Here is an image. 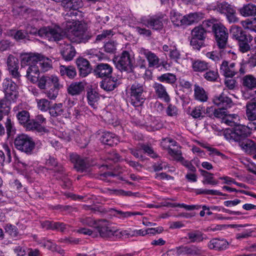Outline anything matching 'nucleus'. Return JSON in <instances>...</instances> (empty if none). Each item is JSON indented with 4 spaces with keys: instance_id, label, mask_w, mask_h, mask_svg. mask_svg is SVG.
Masks as SVG:
<instances>
[{
    "instance_id": "62",
    "label": "nucleus",
    "mask_w": 256,
    "mask_h": 256,
    "mask_svg": "<svg viewBox=\"0 0 256 256\" xmlns=\"http://www.w3.org/2000/svg\"><path fill=\"white\" fill-rule=\"evenodd\" d=\"M46 166L50 170H54L55 171H58V162L54 157L50 156L46 160Z\"/></svg>"
},
{
    "instance_id": "6",
    "label": "nucleus",
    "mask_w": 256,
    "mask_h": 256,
    "mask_svg": "<svg viewBox=\"0 0 256 256\" xmlns=\"http://www.w3.org/2000/svg\"><path fill=\"white\" fill-rule=\"evenodd\" d=\"M36 82L40 88L45 90V93L49 98L54 100L56 98L60 88L58 78L56 76H43Z\"/></svg>"
},
{
    "instance_id": "10",
    "label": "nucleus",
    "mask_w": 256,
    "mask_h": 256,
    "mask_svg": "<svg viewBox=\"0 0 256 256\" xmlns=\"http://www.w3.org/2000/svg\"><path fill=\"white\" fill-rule=\"evenodd\" d=\"M14 144L18 150L27 155L32 154L36 146V143L32 138L25 134L18 135L14 139Z\"/></svg>"
},
{
    "instance_id": "43",
    "label": "nucleus",
    "mask_w": 256,
    "mask_h": 256,
    "mask_svg": "<svg viewBox=\"0 0 256 256\" xmlns=\"http://www.w3.org/2000/svg\"><path fill=\"white\" fill-rule=\"evenodd\" d=\"M246 115L250 120H256V102H251L246 104Z\"/></svg>"
},
{
    "instance_id": "30",
    "label": "nucleus",
    "mask_w": 256,
    "mask_h": 256,
    "mask_svg": "<svg viewBox=\"0 0 256 256\" xmlns=\"http://www.w3.org/2000/svg\"><path fill=\"white\" fill-rule=\"evenodd\" d=\"M206 235L199 230H191L186 234V238L191 243H200L206 238Z\"/></svg>"
},
{
    "instance_id": "38",
    "label": "nucleus",
    "mask_w": 256,
    "mask_h": 256,
    "mask_svg": "<svg viewBox=\"0 0 256 256\" xmlns=\"http://www.w3.org/2000/svg\"><path fill=\"white\" fill-rule=\"evenodd\" d=\"M240 13L244 16L256 15V6L252 4H248L240 9Z\"/></svg>"
},
{
    "instance_id": "24",
    "label": "nucleus",
    "mask_w": 256,
    "mask_h": 256,
    "mask_svg": "<svg viewBox=\"0 0 256 256\" xmlns=\"http://www.w3.org/2000/svg\"><path fill=\"white\" fill-rule=\"evenodd\" d=\"M229 243L224 238H214L208 243V246L210 250H224L228 248Z\"/></svg>"
},
{
    "instance_id": "44",
    "label": "nucleus",
    "mask_w": 256,
    "mask_h": 256,
    "mask_svg": "<svg viewBox=\"0 0 256 256\" xmlns=\"http://www.w3.org/2000/svg\"><path fill=\"white\" fill-rule=\"evenodd\" d=\"M16 116L19 124L24 127L30 119V112L26 110L18 112L16 114Z\"/></svg>"
},
{
    "instance_id": "48",
    "label": "nucleus",
    "mask_w": 256,
    "mask_h": 256,
    "mask_svg": "<svg viewBox=\"0 0 256 256\" xmlns=\"http://www.w3.org/2000/svg\"><path fill=\"white\" fill-rule=\"evenodd\" d=\"M144 152L152 158H159V155L154 151L153 148L149 144H143L140 146Z\"/></svg>"
},
{
    "instance_id": "59",
    "label": "nucleus",
    "mask_w": 256,
    "mask_h": 256,
    "mask_svg": "<svg viewBox=\"0 0 256 256\" xmlns=\"http://www.w3.org/2000/svg\"><path fill=\"white\" fill-rule=\"evenodd\" d=\"M168 154L177 161H182L184 158L182 156V152L178 150L172 149L170 146L168 148Z\"/></svg>"
},
{
    "instance_id": "19",
    "label": "nucleus",
    "mask_w": 256,
    "mask_h": 256,
    "mask_svg": "<svg viewBox=\"0 0 256 256\" xmlns=\"http://www.w3.org/2000/svg\"><path fill=\"white\" fill-rule=\"evenodd\" d=\"M113 71L112 67L106 63H100L96 65L93 70V74L96 78H104L110 76Z\"/></svg>"
},
{
    "instance_id": "52",
    "label": "nucleus",
    "mask_w": 256,
    "mask_h": 256,
    "mask_svg": "<svg viewBox=\"0 0 256 256\" xmlns=\"http://www.w3.org/2000/svg\"><path fill=\"white\" fill-rule=\"evenodd\" d=\"M111 211L114 212V215L119 216L120 218H125L130 217L132 216L142 215L140 212H122V210H116L114 208H112Z\"/></svg>"
},
{
    "instance_id": "31",
    "label": "nucleus",
    "mask_w": 256,
    "mask_h": 256,
    "mask_svg": "<svg viewBox=\"0 0 256 256\" xmlns=\"http://www.w3.org/2000/svg\"><path fill=\"white\" fill-rule=\"evenodd\" d=\"M38 57L37 65L39 67L40 70L42 72H46L52 68V61L51 60L40 54H38Z\"/></svg>"
},
{
    "instance_id": "1",
    "label": "nucleus",
    "mask_w": 256,
    "mask_h": 256,
    "mask_svg": "<svg viewBox=\"0 0 256 256\" xmlns=\"http://www.w3.org/2000/svg\"><path fill=\"white\" fill-rule=\"evenodd\" d=\"M82 4V0H65V38L72 43L86 44L92 37L86 25L76 18Z\"/></svg>"
},
{
    "instance_id": "40",
    "label": "nucleus",
    "mask_w": 256,
    "mask_h": 256,
    "mask_svg": "<svg viewBox=\"0 0 256 256\" xmlns=\"http://www.w3.org/2000/svg\"><path fill=\"white\" fill-rule=\"evenodd\" d=\"M225 49H220L219 52L212 51L206 54V56L215 62L219 61L226 53H229L230 50Z\"/></svg>"
},
{
    "instance_id": "29",
    "label": "nucleus",
    "mask_w": 256,
    "mask_h": 256,
    "mask_svg": "<svg viewBox=\"0 0 256 256\" xmlns=\"http://www.w3.org/2000/svg\"><path fill=\"white\" fill-rule=\"evenodd\" d=\"M100 82V87L106 91H112L118 86V80L115 77L110 76L102 78Z\"/></svg>"
},
{
    "instance_id": "46",
    "label": "nucleus",
    "mask_w": 256,
    "mask_h": 256,
    "mask_svg": "<svg viewBox=\"0 0 256 256\" xmlns=\"http://www.w3.org/2000/svg\"><path fill=\"white\" fill-rule=\"evenodd\" d=\"M202 18V14L197 12L190 13L185 16L186 26L198 22Z\"/></svg>"
},
{
    "instance_id": "16",
    "label": "nucleus",
    "mask_w": 256,
    "mask_h": 256,
    "mask_svg": "<svg viewBox=\"0 0 256 256\" xmlns=\"http://www.w3.org/2000/svg\"><path fill=\"white\" fill-rule=\"evenodd\" d=\"M100 237L106 239L114 240L115 228L112 226L110 222L106 220H99L96 228Z\"/></svg>"
},
{
    "instance_id": "14",
    "label": "nucleus",
    "mask_w": 256,
    "mask_h": 256,
    "mask_svg": "<svg viewBox=\"0 0 256 256\" xmlns=\"http://www.w3.org/2000/svg\"><path fill=\"white\" fill-rule=\"evenodd\" d=\"M216 46L219 49L226 48L228 33V29L221 23L212 31Z\"/></svg>"
},
{
    "instance_id": "45",
    "label": "nucleus",
    "mask_w": 256,
    "mask_h": 256,
    "mask_svg": "<svg viewBox=\"0 0 256 256\" xmlns=\"http://www.w3.org/2000/svg\"><path fill=\"white\" fill-rule=\"evenodd\" d=\"M242 24L245 30L256 32V18H252L242 21Z\"/></svg>"
},
{
    "instance_id": "55",
    "label": "nucleus",
    "mask_w": 256,
    "mask_h": 256,
    "mask_svg": "<svg viewBox=\"0 0 256 256\" xmlns=\"http://www.w3.org/2000/svg\"><path fill=\"white\" fill-rule=\"evenodd\" d=\"M82 225L90 227L96 228L98 224V221L94 220L90 216H85L81 218L80 220Z\"/></svg>"
},
{
    "instance_id": "49",
    "label": "nucleus",
    "mask_w": 256,
    "mask_h": 256,
    "mask_svg": "<svg viewBox=\"0 0 256 256\" xmlns=\"http://www.w3.org/2000/svg\"><path fill=\"white\" fill-rule=\"evenodd\" d=\"M204 78L208 82H214L217 81L219 74L218 70H208L204 74Z\"/></svg>"
},
{
    "instance_id": "23",
    "label": "nucleus",
    "mask_w": 256,
    "mask_h": 256,
    "mask_svg": "<svg viewBox=\"0 0 256 256\" xmlns=\"http://www.w3.org/2000/svg\"><path fill=\"white\" fill-rule=\"evenodd\" d=\"M14 152L13 148L8 144H4L2 146V150H0V167L12 162V154Z\"/></svg>"
},
{
    "instance_id": "42",
    "label": "nucleus",
    "mask_w": 256,
    "mask_h": 256,
    "mask_svg": "<svg viewBox=\"0 0 256 256\" xmlns=\"http://www.w3.org/2000/svg\"><path fill=\"white\" fill-rule=\"evenodd\" d=\"M242 84L244 86L252 90L256 88V78L250 74L246 75L242 78Z\"/></svg>"
},
{
    "instance_id": "33",
    "label": "nucleus",
    "mask_w": 256,
    "mask_h": 256,
    "mask_svg": "<svg viewBox=\"0 0 256 256\" xmlns=\"http://www.w3.org/2000/svg\"><path fill=\"white\" fill-rule=\"evenodd\" d=\"M84 90V85L82 82H72L68 88V92L72 96L80 94Z\"/></svg>"
},
{
    "instance_id": "27",
    "label": "nucleus",
    "mask_w": 256,
    "mask_h": 256,
    "mask_svg": "<svg viewBox=\"0 0 256 256\" xmlns=\"http://www.w3.org/2000/svg\"><path fill=\"white\" fill-rule=\"evenodd\" d=\"M100 140L103 144L110 146H116L119 142L118 137L116 134L109 132H104Z\"/></svg>"
},
{
    "instance_id": "39",
    "label": "nucleus",
    "mask_w": 256,
    "mask_h": 256,
    "mask_svg": "<svg viewBox=\"0 0 256 256\" xmlns=\"http://www.w3.org/2000/svg\"><path fill=\"white\" fill-rule=\"evenodd\" d=\"M88 104L93 108H97V102L99 100L100 98L98 94L95 91L90 90L86 94Z\"/></svg>"
},
{
    "instance_id": "13",
    "label": "nucleus",
    "mask_w": 256,
    "mask_h": 256,
    "mask_svg": "<svg viewBox=\"0 0 256 256\" xmlns=\"http://www.w3.org/2000/svg\"><path fill=\"white\" fill-rule=\"evenodd\" d=\"M206 30L202 26L194 27L191 31L190 44L194 50H200L204 46Z\"/></svg>"
},
{
    "instance_id": "36",
    "label": "nucleus",
    "mask_w": 256,
    "mask_h": 256,
    "mask_svg": "<svg viewBox=\"0 0 256 256\" xmlns=\"http://www.w3.org/2000/svg\"><path fill=\"white\" fill-rule=\"evenodd\" d=\"M24 128L26 130H35L38 132H45L47 130L45 126H41L38 124L34 119H30L27 124L24 126Z\"/></svg>"
},
{
    "instance_id": "25",
    "label": "nucleus",
    "mask_w": 256,
    "mask_h": 256,
    "mask_svg": "<svg viewBox=\"0 0 256 256\" xmlns=\"http://www.w3.org/2000/svg\"><path fill=\"white\" fill-rule=\"evenodd\" d=\"M41 227L46 230H56L63 232L64 231V224L60 222L45 220L40 221Z\"/></svg>"
},
{
    "instance_id": "5",
    "label": "nucleus",
    "mask_w": 256,
    "mask_h": 256,
    "mask_svg": "<svg viewBox=\"0 0 256 256\" xmlns=\"http://www.w3.org/2000/svg\"><path fill=\"white\" fill-rule=\"evenodd\" d=\"M26 34H38L41 38L48 40L50 42H58L63 39L64 33L60 30L52 26H44L38 30L36 28L28 26L26 28Z\"/></svg>"
},
{
    "instance_id": "57",
    "label": "nucleus",
    "mask_w": 256,
    "mask_h": 256,
    "mask_svg": "<svg viewBox=\"0 0 256 256\" xmlns=\"http://www.w3.org/2000/svg\"><path fill=\"white\" fill-rule=\"evenodd\" d=\"M8 69L19 68V61L18 58L12 54H10L7 58Z\"/></svg>"
},
{
    "instance_id": "26",
    "label": "nucleus",
    "mask_w": 256,
    "mask_h": 256,
    "mask_svg": "<svg viewBox=\"0 0 256 256\" xmlns=\"http://www.w3.org/2000/svg\"><path fill=\"white\" fill-rule=\"evenodd\" d=\"M152 87L158 98L166 103L170 102V98L166 92V87L163 84L158 82H154Z\"/></svg>"
},
{
    "instance_id": "22",
    "label": "nucleus",
    "mask_w": 256,
    "mask_h": 256,
    "mask_svg": "<svg viewBox=\"0 0 256 256\" xmlns=\"http://www.w3.org/2000/svg\"><path fill=\"white\" fill-rule=\"evenodd\" d=\"M76 62L78 68L80 76L84 78L92 72V68L90 62L86 59L83 58H79L76 60Z\"/></svg>"
},
{
    "instance_id": "11",
    "label": "nucleus",
    "mask_w": 256,
    "mask_h": 256,
    "mask_svg": "<svg viewBox=\"0 0 256 256\" xmlns=\"http://www.w3.org/2000/svg\"><path fill=\"white\" fill-rule=\"evenodd\" d=\"M116 67L121 72H131L134 68V58L130 52L124 50L114 60Z\"/></svg>"
},
{
    "instance_id": "18",
    "label": "nucleus",
    "mask_w": 256,
    "mask_h": 256,
    "mask_svg": "<svg viewBox=\"0 0 256 256\" xmlns=\"http://www.w3.org/2000/svg\"><path fill=\"white\" fill-rule=\"evenodd\" d=\"M2 88L6 98L14 101L18 98V86L10 78H6L4 80Z\"/></svg>"
},
{
    "instance_id": "50",
    "label": "nucleus",
    "mask_w": 256,
    "mask_h": 256,
    "mask_svg": "<svg viewBox=\"0 0 256 256\" xmlns=\"http://www.w3.org/2000/svg\"><path fill=\"white\" fill-rule=\"evenodd\" d=\"M62 106V103H60L58 104H55L54 106L50 107L49 110V113L50 115L53 117L61 116L64 112Z\"/></svg>"
},
{
    "instance_id": "4",
    "label": "nucleus",
    "mask_w": 256,
    "mask_h": 256,
    "mask_svg": "<svg viewBox=\"0 0 256 256\" xmlns=\"http://www.w3.org/2000/svg\"><path fill=\"white\" fill-rule=\"evenodd\" d=\"M120 158L119 154L114 151H112L106 156L105 160L108 164L102 165L100 168L110 170L102 172L100 174L102 178L104 180L108 177H116L122 173V168L116 164L120 160Z\"/></svg>"
},
{
    "instance_id": "20",
    "label": "nucleus",
    "mask_w": 256,
    "mask_h": 256,
    "mask_svg": "<svg viewBox=\"0 0 256 256\" xmlns=\"http://www.w3.org/2000/svg\"><path fill=\"white\" fill-rule=\"evenodd\" d=\"M214 104L221 108L228 110L234 105L232 100L222 92L218 96H214L213 98Z\"/></svg>"
},
{
    "instance_id": "47",
    "label": "nucleus",
    "mask_w": 256,
    "mask_h": 256,
    "mask_svg": "<svg viewBox=\"0 0 256 256\" xmlns=\"http://www.w3.org/2000/svg\"><path fill=\"white\" fill-rule=\"evenodd\" d=\"M219 22L215 18L208 19L202 22V26L206 32H212Z\"/></svg>"
},
{
    "instance_id": "34",
    "label": "nucleus",
    "mask_w": 256,
    "mask_h": 256,
    "mask_svg": "<svg viewBox=\"0 0 256 256\" xmlns=\"http://www.w3.org/2000/svg\"><path fill=\"white\" fill-rule=\"evenodd\" d=\"M194 88V96L195 100L200 102H206L208 99V96L203 88L195 84Z\"/></svg>"
},
{
    "instance_id": "56",
    "label": "nucleus",
    "mask_w": 256,
    "mask_h": 256,
    "mask_svg": "<svg viewBox=\"0 0 256 256\" xmlns=\"http://www.w3.org/2000/svg\"><path fill=\"white\" fill-rule=\"evenodd\" d=\"M170 58L176 62L180 58V52L178 50L176 46H171L170 50L168 54Z\"/></svg>"
},
{
    "instance_id": "7",
    "label": "nucleus",
    "mask_w": 256,
    "mask_h": 256,
    "mask_svg": "<svg viewBox=\"0 0 256 256\" xmlns=\"http://www.w3.org/2000/svg\"><path fill=\"white\" fill-rule=\"evenodd\" d=\"M250 134V128L241 124H238L234 128H226L224 132V135L226 139L230 142L238 143L246 140Z\"/></svg>"
},
{
    "instance_id": "32",
    "label": "nucleus",
    "mask_w": 256,
    "mask_h": 256,
    "mask_svg": "<svg viewBox=\"0 0 256 256\" xmlns=\"http://www.w3.org/2000/svg\"><path fill=\"white\" fill-rule=\"evenodd\" d=\"M238 144L248 154H254L256 152V144L248 138Z\"/></svg>"
},
{
    "instance_id": "8",
    "label": "nucleus",
    "mask_w": 256,
    "mask_h": 256,
    "mask_svg": "<svg viewBox=\"0 0 256 256\" xmlns=\"http://www.w3.org/2000/svg\"><path fill=\"white\" fill-rule=\"evenodd\" d=\"M210 8L220 14H224L230 23H236L238 21L236 10L234 7L226 2H216L210 6Z\"/></svg>"
},
{
    "instance_id": "53",
    "label": "nucleus",
    "mask_w": 256,
    "mask_h": 256,
    "mask_svg": "<svg viewBox=\"0 0 256 256\" xmlns=\"http://www.w3.org/2000/svg\"><path fill=\"white\" fill-rule=\"evenodd\" d=\"M65 61L72 60L76 55V51L74 46L70 44H66L65 48Z\"/></svg>"
},
{
    "instance_id": "12",
    "label": "nucleus",
    "mask_w": 256,
    "mask_h": 256,
    "mask_svg": "<svg viewBox=\"0 0 256 256\" xmlns=\"http://www.w3.org/2000/svg\"><path fill=\"white\" fill-rule=\"evenodd\" d=\"M166 15L162 12L148 16L142 18V22L144 25L153 30L160 32L164 28L166 23Z\"/></svg>"
},
{
    "instance_id": "60",
    "label": "nucleus",
    "mask_w": 256,
    "mask_h": 256,
    "mask_svg": "<svg viewBox=\"0 0 256 256\" xmlns=\"http://www.w3.org/2000/svg\"><path fill=\"white\" fill-rule=\"evenodd\" d=\"M6 232L12 238H16L18 236V231L17 227L10 224H8L4 227Z\"/></svg>"
},
{
    "instance_id": "64",
    "label": "nucleus",
    "mask_w": 256,
    "mask_h": 256,
    "mask_svg": "<svg viewBox=\"0 0 256 256\" xmlns=\"http://www.w3.org/2000/svg\"><path fill=\"white\" fill-rule=\"evenodd\" d=\"M38 107L42 112H46L50 108V102L46 99L40 100L38 102Z\"/></svg>"
},
{
    "instance_id": "17",
    "label": "nucleus",
    "mask_w": 256,
    "mask_h": 256,
    "mask_svg": "<svg viewBox=\"0 0 256 256\" xmlns=\"http://www.w3.org/2000/svg\"><path fill=\"white\" fill-rule=\"evenodd\" d=\"M70 160L74 164V168L79 172L86 171L90 167L95 164V163L90 162V158H83L76 154H72L70 155Z\"/></svg>"
},
{
    "instance_id": "21",
    "label": "nucleus",
    "mask_w": 256,
    "mask_h": 256,
    "mask_svg": "<svg viewBox=\"0 0 256 256\" xmlns=\"http://www.w3.org/2000/svg\"><path fill=\"white\" fill-rule=\"evenodd\" d=\"M235 66L234 62L230 64L228 62L224 60L220 66V72L226 78H232L238 72V70Z\"/></svg>"
},
{
    "instance_id": "63",
    "label": "nucleus",
    "mask_w": 256,
    "mask_h": 256,
    "mask_svg": "<svg viewBox=\"0 0 256 256\" xmlns=\"http://www.w3.org/2000/svg\"><path fill=\"white\" fill-rule=\"evenodd\" d=\"M166 114L168 116L170 117H174L177 116L178 114V110L177 107L172 104H168V107L166 110Z\"/></svg>"
},
{
    "instance_id": "51",
    "label": "nucleus",
    "mask_w": 256,
    "mask_h": 256,
    "mask_svg": "<svg viewBox=\"0 0 256 256\" xmlns=\"http://www.w3.org/2000/svg\"><path fill=\"white\" fill-rule=\"evenodd\" d=\"M11 100L2 99L0 100V112L4 114V116H7L10 110V101Z\"/></svg>"
},
{
    "instance_id": "58",
    "label": "nucleus",
    "mask_w": 256,
    "mask_h": 256,
    "mask_svg": "<svg viewBox=\"0 0 256 256\" xmlns=\"http://www.w3.org/2000/svg\"><path fill=\"white\" fill-rule=\"evenodd\" d=\"M8 35L14 38L16 40H24L26 37V34L22 30H10L8 32Z\"/></svg>"
},
{
    "instance_id": "37",
    "label": "nucleus",
    "mask_w": 256,
    "mask_h": 256,
    "mask_svg": "<svg viewBox=\"0 0 256 256\" xmlns=\"http://www.w3.org/2000/svg\"><path fill=\"white\" fill-rule=\"evenodd\" d=\"M170 20L176 26H186L185 16H182L180 13L174 12L170 16Z\"/></svg>"
},
{
    "instance_id": "61",
    "label": "nucleus",
    "mask_w": 256,
    "mask_h": 256,
    "mask_svg": "<svg viewBox=\"0 0 256 256\" xmlns=\"http://www.w3.org/2000/svg\"><path fill=\"white\" fill-rule=\"evenodd\" d=\"M178 83L180 87L188 90H191L192 84L184 76H181L178 78Z\"/></svg>"
},
{
    "instance_id": "2",
    "label": "nucleus",
    "mask_w": 256,
    "mask_h": 256,
    "mask_svg": "<svg viewBox=\"0 0 256 256\" xmlns=\"http://www.w3.org/2000/svg\"><path fill=\"white\" fill-rule=\"evenodd\" d=\"M39 54L22 53L20 54V64L22 68L28 66L26 70V76L32 82L38 80L40 70L37 65Z\"/></svg>"
},
{
    "instance_id": "41",
    "label": "nucleus",
    "mask_w": 256,
    "mask_h": 256,
    "mask_svg": "<svg viewBox=\"0 0 256 256\" xmlns=\"http://www.w3.org/2000/svg\"><path fill=\"white\" fill-rule=\"evenodd\" d=\"M4 125L6 131L7 138L13 137L16 134V130L14 127V122L12 121L10 117L8 116L7 118Z\"/></svg>"
},
{
    "instance_id": "15",
    "label": "nucleus",
    "mask_w": 256,
    "mask_h": 256,
    "mask_svg": "<svg viewBox=\"0 0 256 256\" xmlns=\"http://www.w3.org/2000/svg\"><path fill=\"white\" fill-rule=\"evenodd\" d=\"M146 58L148 62L150 68H155L160 71L168 70L170 68V64L164 58H160L154 53L148 51L144 53Z\"/></svg>"
},
{
    "instance_id": "35",
    "label": "nucleus",
    "mask_w": 256,
    "mask_h": 256,
    "mask_svg": "<svg viewBox=\"0 0 256 256\" xmlns=\"http://www.w3.org/2000/svg\"><path fill=\"white\" fill-rule=\"evenodd\" d=\"M157 80L172 86L175 84L177 78L176 75L170 72L164 73L157 77Z\"/></svg>"
},
{
    "instance_id": "3",
    "label": "nucleus",
    "mask_w": 256,
    "mask_h": 256,
    "mask_svg": "<svg viewBox=\"0 0 256 256\" xmlns=\"http://www.w3.org/2000/svg\"><path fill=\"white\" fill-rule=\"evenodd\" d=\"M230 33L232 38L237 42L240 52L246 53L250 50V43L253 40L250 34H248L242 27L236 25L232 26Z\"/></svg>"
},
{
    "instance_id": "9",
    "label": "nucleus",
    "mask_w": 256,
    "mask_h": 256,
    "mask_svg": "<svg viewBox=\"0 0 256 256\" xmlns=\"http://www.w3.org/2000/svg\"><path fill=\"white\" fill-rule=\"evenodd\" d=\"M144 85V83L135 82L128 90V94L130 104L134 107L142 106L145 101Z\"/></svg>"
},
{
    "instance_id": "28",
    "label": "nucleus",
    "mask_w": 256,
    "mask_h": 256,
    "mask_svg": "<svg viewBox=\"0 0 256 256\" xmlns=\"http://www.w3.org/2000/svg\"><path fill=\"white\" fill-rule=\"evenodd\" d=\"M190 61L192 69L195 72H204L210 68L209 64L200 59L190 58Z\"/></svg>"
},
{
    "instance_id": "54",
    "label": "nucleus",
    "mask_w": 256,
    "mask_h": 256,
    "mask_svg": "<svg viewBox=\"0 0 256 256\" xmlns=\"http://www.w3.org/2000/svg\"><path fill=\"white\" fill-rule=\"evenodd\" d=\"M44 246L48 249L52 251H56L62 255L64 254V250H61L60 246L54 243L50 240H48L44 242Z\"/></svg>"
}]
</instances>
